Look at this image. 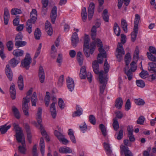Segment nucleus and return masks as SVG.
Masks as SVG:
<instances>
[{
    "label": "nucleus",
    "mask_w": 156,
    "mask_h": 156,
    "mask_svg": "<svg viewBox=\"0 0 156 156\" xmlns=\"http://www.w3.org/2000/svg\"><path fill=\"white\" fill-rule=\"evenodd\" d=\"M90 39L88 35L85 34L83 45V52L87 57H89L90 54H92L95 49V46L94 42L90 44L89 43Z\"/></svg>",
    "instance_id": "nucleus-1"
},
{
    "label": "nucleus",
    "mask_w": 156,
    "mask_h": 156,
    "mask_svg": "<svg viewBox=\"0 0 156 156\" xmlns=\"http://www.w3.org/2000/svg\"><path fill=\"white\" fill-rule=\"evenodd\" d=\"M37 16L36 10L33 9L30 14V19L27 20L26 25V30L29 34H30L32 31V23H34L36 21Z\"/></svg>",
    "instance_id": "nucleus-2"
},
{
    "label": "nucleus",
    "mask_w": 156,
    "mask_h": 156,
    "mask_svg": "<svg viewBox=\"0 0 156 156\" xmlns=\"http://www.w3.org/2000/svg\"><path fill=\"white\" fill-rule=\"evenodd\" d=\"M42 109L41 108H38V111L37 114V120L38 124L40 125V129L41 130V133L42 135L44 136H45L46 140L49 141L50 139L48 136L47 134L46 131L44 129L43 126L41 124L42 122L41 114L42 113Z\"/></svg>",
    "instance_id": "nucleus-3"
},
{
    "label": "nucleus",
    "mask_w": 156,
    "mask_h": 156,
    "mask_svg": "<svg viewBox=\"0 0 156 156\" xmlns=\"http://www.w3.org/2000/svg\"><path fill=\"white\" fill-rule=\"evenodd\" d=\"M99 78L101 83L100 86V95L103 94L104 91L107 83V80L106 78L103 76L102 72H99Z\"/></svg>",
    "instance_id": "nucleus-4"
},
{
    "label": "nucleus",
    "mask_w": 156,
    "mask_h": 156,
    "mask_svg": "<svg viewBox=\"0 0 156 156\" xmlns=\"http://www.w3.org/2000/svg\"><path fill=\"white\" fill-rule=\"evenodd\" d=\"M116 56L119 62L122 59V56L125 54V51L123 47V45L121 43H119L117 48L116 50Z\"/></svg>",
    "instance_id": "nucleus-5"
},
{
    "label": "nucleus",
    "mask_w": 156,
    "mask_h": 156,
    "mask_svg": "<svg viewBox=\"0 0 156 156\" xmlns=\"http://www.w3.org/2000/svg\"><path fill=\"white\" fill-rule=\"evenodd\" d=\"M13 126L16 132V137L17 141H20V140L22 138L23 134L21 128L19 125L16 123L13 124Z\"/></svg>",
    "instance_id": "nucleus-6"
},
{
    "label": "nucleus",
    "mask_w": 156,
    "mask_h": 156,
    "mask_svg": "<svg viewBox=\"0 0 156 156\" xmlns=\"http://www.w3.org/2000/svg\"><path fill=\"white\" fill-rule=\"evenodd\" d=\"M53 102L50 105V111L51 116L53 119L56 118L57 115V112L55 107V104L57 101V100L55 97H53L51 98Z\"/></svg>",
    "instance_id": "nucleus-7"
},
{
    "label": "nucleus",
    "mask_w": 156,
    "mask_h": 156,
    "mask_svg": "<svg viewBox=\"0 0 156 156\" xmlns=\"http://www.w3.org/2000/svg\"><path fill=\"white\" fill-rule=\"evenodd\" d=\"M29 99H26V98H23V110L25 115L28 116H29L28 106V103L29 102Z\"/></svg>",
    "instance_id": "nucleus-8"
},
{
    "label": "nucleus",
    "mask_w": 156,
    "mask_h": 156,
    "mask_svg": "<svg viewBox=\"0 0 156 156\" xmlns=\"http://www.w3.org/2000/svg\"><path fill=\"white\" fill-rule=\"evenodd\" d=\"M54 134L60 142H62L64 144H66L69 142L68 140L64 138V136L62 134L57 130H55Z\"/></svg>",
    "instance_id": "nucleus-9"
},
{
    "label": "nucleus",
    "mask_w": 156,
    "mask_h": 156,
    "mask_svg": "<svg viewBox=\"0 0 156 156\" xmlns=\"http://www.w3.org/2000/svg\"><path fill=\"white\" fill-rule=\"evenodd\" d=\"M94 45L95 44L99 47L98 50L100 53L103 52V56L106 57V52L102 48L103 44L101 40L99 39L96 40L94 42Z\"/></svg>",
    "instance_id": "nucleus-10"
},
{
    "label": "nucleus",
    "mask_w": 156,
    "mask_h": 156,
    "mask_svg": "<svg viewBox=\"0 0 156 156\" xmlns=\"http://www.w3.org/2000/svg\"><path fill=\"white\" fill-rule=\"evenodd\" d=\"M66 82L67 87L69 90L72 92L74 88L75 85L74 81L72 78L68 77L66 78Z\"/></svg>",
    "instance_id": "nucleus-11"
},
{
    "label": "nucleus",
    "mask_w": 156,
    "mask_h": 156,
    "mask_svg": "<svg viewBox=\"0 0 156 156\" xmlns=\"http://www.w3.org/2000/svg\"><path fill=\"white\" fill-rule=\"evenodd\" d=\"M95 5L93 2L90 3L88 10V18L89 20H90L93 16L94 12Z\"/></svg>",
    "instance_id": "nucleus-12"
},
{
    "label": "nucleus",
    "mask_w": 156,
    "mask_h": 156,
    "mask_svg": "<svg viewBox=\"0 0 156 156\" xmlns=\"http://www.w3.org/2000/svg\"><path fill=\"white\" fill-rule=\"evenodd\" d=\"M122 154H124L125 156H133L131 152L127 146L121 145L120 147Z\"/></svg>",
    "instance_id": "nucleus-13"
},
{
    "label": "nucleus",
    "mask_w": 156,
    "mask_h": 156,
    "mask_svg": "<svg viewBox=\"0 0 156 156\" xmlns=\"http://www.w3.org/2000/svg\"><path fill=\"white\" fill-rule=\"evenodd\" d=\"M72 45L74 47H75L79 41V38L77 33L74 32L73 34L71 39Z\"/></svg>",
    "instance_id": "nucleus-14"
},
{
    "label": "nucleus",
    "mask_w": 156,
    "mask_h": 156,
    "mask_svg": "<svg viewBox=\"0 0 156 156\" xmlns=\"http://www.w3.org/2000/svg\"><path fill=\"white\" fill-rule=\"evenodd\" d=\"M38 76L40 82L42 83L45 80V73L42 66H40L39 69Z\"/></svg>",
    "instance_id": "nucleus-15"
},
{
    "label": "nucleus",
    "mask_w": 156,
    "mask_h": 156,
    "mask_svg": "<svg viewBox=\"0 0 156 156\" xmlns=\"http://www.w3.org/2000/svg\"><path fill=\"white\" fill-rule=\"evenodd\" d=\"M19 143H20L22 145H20L18 147L19 151L20 153L22 154H25L26 153V144L24 140H23L21 138L20 141H18Z\"/></svg>",
    "instance_id": "nucleus-16"
},
{
    "label": "nucleus",
    "mask_w": 156,
    "mask_h": 156,
    "mask_svg": "<svg viewBox=\"0 0 156 156\" xmlns=\"http://www.w3.org/2000/svg\"><path fill=\"white\" fill-rule=\"evenodd\" d=\"M57 9L56 7L54 6L52 9L51 14V21L52 23L53 24L55 23L57 16Z\"/></svg>",
    "instance_id": "nucleus-17"
},
{
    "label": "nucleus",
    "mask_w": 156,
    "mask_h": 156,
    "mask_svg": "<svg viewBox=\"0 0 156 156\" xmlns=\"http://www.w3.org/2000/svg\"><path fill=\"white\" fill-rule=\"evenodd\" d=\"M5 73L7 77L10 81L12 80V73L10 68L9 64H7L5 68Z\"/></svg>",
    "instance_id": "nucleus-18"
},
{
    "label": "nucleus",
    "mask_w": 156,
    "mask_h": 156,
    "mask_svg": "<svg viewBox=\"0 0 156 156\" xmlns=\"http://www.w3.org/2000/svg\"><path fill=\"white\" fill-rule=\"evenodd\" d=\"M45 29L48 35L51 36L52 35L53 33L52 28L51 27L50 23L48 21H47L46 22Z\"/></svg>",
    "instance_id": "nucleus-19"
},
{
    "label": "nucleus",
    "mask_w": 156,
    "mask_h": 156,
    "mask_svg": "<svg viewBox=\"0 0 156 156\" xmlns=\"http://www.w3.org/2000/svg\"><path fill=\"white\" fill-rule=\"evenodd\" d=\"M10 18V14L8 9L7 8H5L4 15V23L7 25Z\"/></svg>",
    "instance_id": "nucleus-20"
},
{
    "label": "nucleus",
    "mask_w": 156,
    "mask_h": 156,
    "mask_svg": "<svg viewBox=\"0 0 156 156\" xmlns=\"http://www.w3.org/2000/svg\"><path fill=\"white\" fill-rule=\"evenodd\" d=\"M31 63V59L29 58H25L21 62V65L26 69H28L30 67V65Z\"/></svg>",
    "instance_id": "nucleus-21"
},
{
    "label": "nucleus",
    "mask_w": 156,
    "mask_h": 156,
    "mask_svg": "<svg viewBox=\"0 0 156 156\" xmlns=\"http://www.w3.org/2000/svg\"><path fill=\"white\" fill-rule=\"evenodd\" d=\"M10 92L11 97L12 99L14 100L16 98V90L15 85L13 83H12L10 88Z\"/></svg>",
    "instance_id": "nucleus-22"
},
{
    "label": "nucleus",
    "mask_w": 156,
    "mask_h": 156,
    "mask_svg": "<svg viewBox=\"0 0 156 156\" xmlns=\"http://www.w3.org/2000/svg\"><path fill=\"white\" fill-rule=\"evenodd\" d=\"M76 111L73 114L72 116L73 117L79 116L82 114L83 111L82 109L79 105H76Z\"/></svg>",
    "instance_id": "nucleus-23"
},
{
    "label": "nucleus",
    "mask_w": 156,
    "mask_h": 156,
    "mask_svg": "<svg viewBox=\"0 0 156 156\" xmlns=\"http://www.w3.org/2000/svg\"><path fill=\"white\" fill-rule=\"evenodd\" d=\"M20 62V59L19 58H14L9 61V63L11 66L13 67H16Z\"/></svg>",
    "instance_id": "nucleus-24"
},
{
    "label": "nucleus",
    "mask_w": 156,
    "mask_h": 156,
    "mask_svg": "<svg viewBox=\"0 0 156 156\" xmlns=\"http://www.w3.org/2000/svg\"><path fill=\"white\" fill-rule=\"evenodd\" d=\"M17 84L19 89L21 90H22L24 86L23 78L22 75H20L18 77Z\"/></svg>",
    "instance_id": "nucleus-25"
},
{
    "label": "nucleus",
    "mask_w": 156,
    "mask_h": 156,
    "mask_svg": "<svg viewBox=\"0 0 156 156\" xmlns=\"http://www.w3.org/2000/svg\"><path fill=\"white\" fill-rule=\"evenodd\" d=\"M104 147L107 154L108 156L111 155L112 151L110 146V145L108 143L105 142L104 143Z\"/></svg>",
    "instance_id": "nucleus-26"
},
{
    "label": "nucleus",
    "mask_w": 156,
    "mask_h": 156,
    "mask_svg": "<svg viewBox=\"0 0 156 156\" xmlns=\"http://www.w3.org/2000/svg\"><path fill=\"white\" fill-rule=\"evenodd\" d=\"M87 73H86V67L85 66H83L80 70V76L81 79H85L87 76Z\"/></svg>",
    "instance_id": "nucleus-27"
},
{
    "label": "nucleus",
    "mask_w": 156,
    "mask_h": 156,
    "mask_svg": "<svg viewBox=\"0 0 156 156\" xmlns=\"http://www.w3.org/2000/svg\"><path fill=\"white\" fill-rule=\"evenodd\" d=\"M39 144L40 147V151L41 154L42 156H44V154L45 145L44 140L43 138H41Z\"/></svg>",
    "instance_id": "nucleus-28"
},
{
    "label": "nucleus",
    "mask_w": 156,
    "mask_h": 156,
    "mask_svg": "<svg viewBox=\"0 0 156 156\" xmlns=\"http://www.w3.org/2000/svg\"><path fill=\"white\" fill-rule=\"evenodd\" d=\"M59 150V152L62 153H70L72 152V150L70 148L67 147H61Z\"/></svg>",
    "instance_id": "nucleus-29"
},
{
    "label": "nucleus",
    "mask_w": 156,
    "mask_h": 156,
    "mask_svg": "<svg viewBox=\"0 0 156 156\" xmlns=\"http://www.w3.org/2000/svg\"><path fill=\"white\" fill-rule=\"evenodd\" d=\"M122 104L123 101L122 98H119L116 99L115 106L116 108L120 109L122 107Z\"/></svg>",
    "instance_id": "nucleus-30"
},
{
    "label": "nucleus",
    "mask_w": 156,
    "mask_h": 156,
    "mask_svg": "<svg viewBox=\"0 0 156 156\" xmlns=\"http://www.w3.org/2000/svg\"><path fill=\"white\" fill-rule=\"evenodd\" d=\"M77 61L80 66L83 65V55L80 51H79L77 52Z\"/></svg>",
    "instance_id": "nucleus-31"
},
{
    "label": "nucleus",
    "mask_w": 156,
    "mask_h": 156,
    "mask_svg": "<svg viewBox=\"0 0 156 156\" xmlns=\"http://www.w3.org/2000/svg\"><path fill=\"white\" fill-rule=\"evenodd\" d=\"M92 67L94 73L98 74L99 73V67L97 62L95 60L93 62Z\"/></svg>",
    "instance_id": "nucleus-32"
},
{
    "label": "nucleus",
    "mask_w": 156,
    "mask_h": 156,
    "mask_svg": "<svg viewBox=\"0 0 156 156\" xmlns=\"http://www.w3.org/2000/svg\"><path fill=\"white\" fill-rule=\"evenodd\" d=\"M130 0H118V6L119 9H120L122 5V4L124 2V5L126 7L129 4Z\"/></svg>",
    "instance_id": "nucleus-33"
},
{
    "label": "nucleus",
    "mask_w": 156,
    "mask_h": 156,
    "mask_svg": "<svg viewBox=\"0 0 156 156\" xmlns=\"http://www.w3.org/2000/svg\"><path fill=\"white\" fill-rule=\"evenodd\" d=\"M138 28H133V31L131 33V41H134L136 40L138 34Z\"/></svg>",
    "instance_id": "nucleus-34"
},
{
    "label": "nucleus",
    "mask_w": 156,
    "mask_h": 156,
    "mask_svg": "<svg viewBox=\"0 0 156 156\" xmlns=\"http://www.w3.org/2000/svg\"><path fill=\"white\" fill-rule=\"evenodd\" d=\"M10 125L7 126L6 124L0 126V132L2 134H3L5 133L7 130L11 127Z\"/></svg>",
    "instance_id": "nucleus-35"
},
{
    "label": "nucleus",
    "mask_w": 156,
    "mask_h": 156,
    "mask_svg": "<svg viewBox=\"0 0 156 156\" xmlns=\"http://www.w3.org/2000/svg\"><path fill=\"white\" fill-rule=\"evenodd\" d=\"M114 32L118 36L120 35V29L116 23H115L113 27Z\"/></svg>",
    "instance_id": "nucleus-36"
},
{
    "label": "nucleus",
    "mask_w": 156,
    "mask_h": 156,
    "mask_svg": "<svg viewBox=\"0 0 156 156\" xmlns=\"http://www.w3.org/2000/svg\"><path fill=\"white\" fill-rule=\"evenodd\" d=\"M121 27L125 33H127V23L126 21L124 19H122L121 22Z\"/></svg>",
    "instance_id": "nucleus-37"
},
{
    "label": "nucleus",
    "mask_w": 156,
    "mask_h": 156,
    "mask_svg": "<svg viewBox=\"0 0 156 156\" xmlns=\"http://www.w3.org/2000/svg\"><path fill=\"white\" fill-rule=\"evenodd\" d=\"M12 111L15 117L18 119H19L20 117V115L18 109L15 106H13L12 107Z\"/></svg>",
    "instance_id": "nucleus-38"
},
{
    "label": "nucleus",
    "mask_w": 156,
    "mask_h": 156,
    "mask_svg": "<svg viewBox=\"0 0 156 156\" xmlns=\"http://www.w3.org/2000/svg\"><path fill=\"white\" fill-rule=\"evenodd\" d=\"M31 101L32 106H36L37 99V94L36 92H34L31 97Z\"/></svg>",
    "instance_id": "nucleus-39"
},
{
    "label": "nucleus",
    "mask_w": 156,
    "mask_h": 156,
    "mask_svg": "<svg viewBox=\"0 0 156 156\" xmlns=\"http://www.w3.org/2000/svg\"><path fill=\"white\" fill-rule=\"evenodd\" d=\"M23 51L20 49H16L13 51V54L16 57L21 56L23 55Z\"/></svg>",
    "instance_id": "nucleus-40"
},
{
    "label": "nucleus",
    "mask_w": 156,
    "mask_h": 156,
    "mask_svg": "<svg viewBox=\"0 0 156 156\" xmlns=\"http://www.w3.org/2000/svg\"><path fill=\"white\" fill-rule=\"evenodd\" d=\"M41 32L38 28H37L35 31L34 36L35 38L37 40H39L40 38L41 35Z\"/></svg>",
    "instance_id": "nucleus-41"
},
{
    "label": "nucleus",
    "mask_w": 156,
    "mask_h": 156,
    "mask_svg": "<svg viewBox=\"0 0 156 156\" xmlns=\"http://www.w3.org/2000/svg\"><path fill=\"white\" fill-rule=\"evenodd\" d=\"M135 17L134 21V28H138V25L140 20V16L138 14L135 15Z\"/></svg>",
    "instance_id": "nucleus-42"
},
{
    "label": "nucleus",
    "mask_w": 156,
    "mask_h": 156,
    "mask_svg": "<svg viewBox=\"0 0 156 156\" xmlns=\"http://www.w3.org/2000/svg\"><path fill=\"white\" fill-rule=\"evenodd\" d=\"M27 42L22 40L17 41H15V44L16 47H23L26 44Z\"/></svg>",
    "instance_id": "nucleus-43"
},
{
    "label": "nucleus",
    "mask_w": 156,
    "mask_h": 156,
    "mask_svg": "<svg viewBox=\"0 0 156 156\" xmlns=\"http://www.w3.org/2000/svg\"><path fill=\"white\" fill-rule=\"evenodd\" d=\"M50 100V97L49 96V93L47 92L46 93V95L44 98V101L46 106L48 107L49 105Z\"/></svg>",
    "instance_id": "nucleus-44"
},
{
    "label": "nucleus",
    "mask_w": 156,
    "mask_h": 156,
    "mask_svg": "<svg viewBox=\"0 0 156 156\" xmlns=\"http://www.w3.org/2000/svg\"><path fill=\"white\" fill-rule=\"evenodd\" d=\"M81 16L83 21L85 22L87 18V15L86 8H83L82 9Z\"/></svg>",
    "instance_id": "nucleus-45"
},
{
    "label": "nucleus",
    "mask_w": 156,
    "mask_h": 156,
    "mask_svg": "<svg viewBox=\"0 0 156 156\" xmlns=\"http://www.w3.org/2000/svg\"><path fill=\"white\" fill-rule=\"evenodd\" d=\"M103 17L104 20L106 22L109 21V16L108 15V10L107 9H105L103 12Z\"/></svg>",
    "instance_id": "nucleus-46"
},
{
    "label": "nucleus",
    "mask_w": 156,
    "mask_h": 156,
    "mask_svg": "<svg viewBox=\"0 0 156 156\" xmlns=\"http://www.w3.org/2000/svg\"><path fill=\"white\" fill-rule=\"evenodd\" d=\"M112 126L114 130L116 131H117L119 128V125L116 118H114L113 119Z\"/></svg>",
    "instance_id": "nucleus-47"
},
{
    "label": "nucleus",
    "mask_w": 156,
    "mask_h": 156,
    "mask_svg": "<svg viewBox=\"0 0 156 156\" xmlns=\"http://www.w3.org/2000/svg\"><path fill=\"white\" fill-rule=\"evenodd\" d=\"M103 52L100 53L98 56V63H102L103 61V58H106V57L103 56Z\"/></svg>",
    "instance_id": "nucleus-48"
},
{
    "label": "nucleus",
    "mask_w": 156,
    "mask_h": 156,
    "mask_svg": "<svg viewBox=\"0 0 156 156\" xmlns=\"http://www.w3.org/2000/svg\"><path fill=\"white\" fill-rule=\"evenodd\" d=\"M124 70L125 74L127 75L128 80H131L133 77V72L130 69H129L127 71L126 70V68H124Z\"/></svg>",
    "instance_id": "nucleus-49"
},
{
    "label": "nucleus",
    "mask_w": 156,
    "mask_h": 156,
    "mask_svg": "<svg viewBox=\"0 0 156 156\" xmlns=\"http://www.w3.org/2000/svg\"><path fill=\"white\" fill-rule=\"evenodd\" d=\"M21 12L20 9L16 8L12 9L11 11V14L13 15L20 14Z\"/></svg>",
    "instance_id": "nucleus-50"
},
{
    "label": "nucleus",
    "mask_w": 156,
    "mask_h": 156,
    "mask_svg": "<svg viewBox=\"0 0 156 156\" xmlns=\"http://www.w3.org/2000/svg\"><path fill=\"white\" fill-rule=\"evenodd\" d=\"M99 128L101 129L102 133L104 136L106 135V130L105 126L102 124L99 125Z\"/></svg>",
    "instance_id": "nucleus-51"
},
{
    "label": "nucleus",
    "mask_w": 156,
    "mask_h": 156,
    "mask_svg": "<svg viewBox=\"0 0 156 156\" xmlns=\"http://www.w3.org/2000/svg\"><path fill=\"white\" fill-rule=\"evenodd\" d=\"M4 46L2 43L0 41V56L2 59H4L5 56L3 53Z\"/></svg>",
    "instance_id": "nucleus-52"
},
{
    "label": "nucleus",
    "mask_w": 156,
    "mask_h": 156,
    "mask_svg": "<svg viewBox=\"0 0 156 156\" xmlns=\"http://www.w3.org/2000/svg\"><path fill=\"white\" fill-rule=\"evenodd\" d=\"M145 120V117L141 115L138 118L136 121V123L138 124L143 125Z\"/></svg>",
    "instance_id": "nucleus-53"
},
{
    "label": "nucleus",
    "mask_w": 156,
    "mask_h": 156,
    "mask_svg": "<svg viewBox=\"0 0 156 156\" xmlns=\"http://www.w3.org/2000/svg\"><path fill=\"white\" fill-rule=\"evenodd\" d=\"M139 50L138 48L136 47L133 55V58L134 60L137 61L138 60L139 58Z\"/></svg>",
    "instance_id": "nucleus-54"
},
{
    "label": "nucleus",
    "mask_w": 156,
    "mask_h": 156,
    "mask_svg": "<svg viewBox=\"0 0 156 156\" xmlns=\"http://www.w3.org/2000/svg\"><path fill=\"white\" fill-rule=\"evenodd\" d=\"M64 81V76L61 75L58 79V86L59 87H62Z\"/></svg>",
    "instance_id": "nucleus-55"
},
{
    "label": "nucleus",
    "mask_w": 156,
    "mask_h": 156,
    "mask_svg": "<svg viewBox=\"0 0 156 156\" xmlns=\"http://www.w3.org/2000/svg\"><path fill=\"white\" fill-rule=\"evenodd\" d=\"M147 56L148 58L151 61L156 62V57L151 54V53H149V52H147Z\"/></svg>",
    "instance_id": "nucleus-56"
},
{
    "label": "nucleus",
    "mask_w": 156,
    "mask_h": 156,
    "mask_svg": "<svg viewBox=\"0 0 156 156\" xmlns=\"http://www.w3.org/2000/svg\"><path fill=\"white\" fill-rule=\"evenodd\" d=\"M137 66L136 62L135 61L132 62L130 64V69L132 72H134L136 70Z\"/></svg>",
    "instance_id": "nucleus-57"
},
{
    "label": "nucleus",
    "mask_w": 156,
    "mask_h": 156,
    "mask_svg": "<svg viewBox=\"0 0 156 156\" xmlns=\"http://www.w3.org/2000/svg\"><path fill=\"white\" fill-rule=\"evenodd\" d=\"M155 64L156 63L153 62H150L148 63V69L150 72H152V71L155 69Z\"/></svg>",
    "instance_id": "nucleus-58"
},
{
    "label": "nucleus",
    "mask_w": 156,
    "mask_h": 156,
    "mask_svg": "<svg viewBox=\"0 0 156 156\" xmlns=\"http://www.w3.org/2000/svg\"><path fill=\"white\" fill-rule=\"evenodd\" d=\"M134 101L135 103L138 105H143L145 103L144 101L142 99L140 98L135 99Z\"/></svg>",
    "instance_id": "nucleus-59"
},
{
    "label": "nucleus",
    "mask_w": 156,
    "mask_h": 156,
    "mask_svg": "<svg viewBox=\"0 0 156 156\" xmlns=\"http://www.w3.org/2000/svg\"><path fill=\"white\" fill-rule=\"evenodd\" d=\"M80 130L83 133H85L87 129V126L86 123L84 122L82 124L79 126Z\"/></svg>",
    "instance_id": "nucleus-60"
},
{
    "label": "nucleus",
    "mask_w": 156,
    "mask_h": 156,
    "mask_svg": "<svg viewBox=\"0 0 156 156\" xmlns=\"http://www.w3.org/2000/svg\"><path fill=\"white\" fill-rule=\"evenodd\" d=\"M136 83L138 87L142 88L144 87L145 86V83L142 80H137L136 81Z\"/></svg>",
    "instance_id": "nucleus-61"
},
{
    "label": "nucleus",
    "mask_w": 156,
    "mask_h": 156,
    "mask_svg": "<svg viewBox=\"0 0 156 156\" xmlns=\"http://www.w3.org/2000/svg\"><path fill=\"white\" fill-rule=\"evenodd\" d=\"M109 68L110 66L108 63L107 59H106L104 64V69L105 73H107L108 72Z\"/></svg>",
    "instance_id": "nucleus-62"
},
{
    "label": "nucleus",
    "mask_w": 156,
    "mask_h": 156,
    "mask_svg": "<svg viewBox=\"0 0 156 156\" xmlns=\"http://www.w3.org/2000/svg\"><path fill=\"white\" fill-rule=\"evenodd\" d=\"M58 105L60 108L62 109H63L65 106V105L63 100L61 98L59 99Z\"/></svg>",
    "instance_id": "nucleus-63"
},
{
    "label": "nucleus",
    "mask_w": 156,
    "mask_h": 156,
    "mask_svg": "<svg viewBox=\"0 0 156 156\" xmlns=\"http://www.w3.org/2000/svg\"><path fill=\"white\" fill-rule=\"evenodd\" d=\"M148 75V72L146 71L143 70L140 73L139 75L142 78L144 79L146 77V76Z\"/></svg>",
    "instance_id": "nucleus-64"
}]
</instances>
